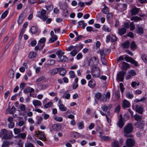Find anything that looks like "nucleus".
I'll use <instances>...</instances> for the list:
<instances>
[{
    "instance_id": "nucleus-1",
    "label": "nucleus",
    "mask_w": 147,
    "mask_h": 147,
    "mask_svg": "<svg viewBox=\"0 0 147 147\" xmlns=\"http://www.w3.org/2000/svg\"><path fill=\"white\" fill-rule=\"evenodd\" d=\"M133 127L132 124L129 123L126 125L123 128L124 137L127 138H132L133 136L131 133L132 132Z\"/></svg>"
},
{
    "instance_id": "nucleus-2",
    "label": "nucleus",
    "mask_w": 147,
    "mask_h": 147,
    "mask_svg": "<svg viewBox=\"0 0 147 147\" xmlns=\"http://www.w3.org/2000/svg\"><path fill=\"white\" fill-rule=\"evenodd\" d=\"M0 134L3 136V138L5 139H9L12 137V132L11 131H7L6 129H2L0 132Z\"/></svg>"
},
{
    "instance_id": "nucleus-3",
    "label": "nucleus",
    "mask_w": 147,
    "mask_h": 147,
    "mask_svg": "<svg viewBox=\"0 0 147 147\" xmlns=\"http://www.w3.org/2000/svg\"><path fill=\"white\" fill-rule=\"evenodd\" d=\"M46 11L44 9H42L41 11L37 12L36 16L42 19L43 21H45L48 18V16L46 15Z\"/></svg>"
},
{
    "instance_id": "nucleus-4",
    "label": "nucleus",
    "mask_w": 147,
    "mask_h": 147,
    "mask_svg": "<svg viewBox=\"0 0 147 147\" xmlns=\"http://www.w3.org/2000/svg\"><path fill=\"white\" fill-rule=\"evenodd\" d=\"M100 74V71L98 67H95L93 68L92 70V74L93 77L96 78L99 76Z\"/></svg>"
},
{
    "instance_id": "nucleus-5",
    "label": "nucleus",
    "mask_w": 147,
    "mask_h": 147,
    "mask_svg": "<svg viewBox=\"0 0 147 147\" xmlns=\"http://www.w3.org/2000/svg\"><path fill=\"white\" fill-rule=\"evenodd\" d=\"M126 72L124 71H121L119 72L117 74V80L118 82L122 81L123 79V77Z\"/></svg>"
},
{
    "instance_id": "nucleus-6",
    "label": "nucleus",
    "mask_w": 147,
    "mask_h": 147,
    "mask_svg": "<svg viewBox=\"0 0 147 147\" xmlns=\"http://www.w3.org/2000/svg\"><path fill=\"white\" fill-rule=\"evenodd\" d=\"M99 60L98 58L96 57H93L90 60L89 65L91 66L95 65L98 63Z\"/></svg>"
},
{
    "instance_id": "nucleus-7",
    "label": "nucleus",
    "mask_w": 147,
    "mask_h": 147,
    "mask_svg": "<svg viewBox=\"0 0 147 147\" xmlns=\"http://www.w3.org/2000/svg\"><path fill=\"white\" fill-rule=\"evenodd\" d=\"M126 143L128 147H132L134 146L135 141L133 138H130L127 139Z\"/></svg>"
},
{
    "instance_id": "nucleus-8",
    "label": "nucleus",
    "mask_w": 147,
    "mask_h": 147,
    "mask_svg": "<svg viewBox=\"0 0 147 147\" xmlns=\"http://www.w3.org/2000/svg\"><path fill=\"white\" fill-rule=\"evenodd\" d=\"M136 32L137 34L142 35L144 33L143 28L142 26H136Z\"/></svg>"
},
{
    "instance_id": "nucleus-9",
    "label": "nucleus",
    "mask_w": 147,
    "mask_h": 147,
    "mask_svg": "<svg viewBox=\"0 0 147 147\" xmlns=\"http://www.w3.org/2000/svg\"><path fill=\"white\" fill-rule=\"evenodd\" d=\"M45 45V44L38 43L35 48V50L36 51L38 50L41 51Z\"/></svg>"
},
{
    "instance_id": "nucleus-10",
    "label": "nucleus",
    "mask_w": 147,
    "mask_h": 147,
    "mask_svg": "<svg viewBox=\"0 0 147 147\" xmlns=\"http://www.w3.org/2000/svg\"><path fill=\"white\" fill-rule=\"evenodd\" d=\"M140 11V8H137L136 7H134L130 10L131 15L133 16L137 15Z\"/></svg>"
},
{
    "instance_id": "nucleus-11",
    "label": "nucleus",
    "mask_w": 147,
    "mask_h": 147,
    "mask_svg": "<svg viewBox=\"0 0 147 147\" xmlns=\"http://www.w3.org/2000/svg\"><path fill=\"white\" fill-rule=\"evenodd\" d=\"M117 124L119 127L121 128H122L124 125V123L122 117L121 115H120V118L119 119L118 122Z\"/></svg>"
},
{
    "instance_id": "nucleus-12",
    "label": "nucleus",
    "mask_w": 147,
    "mask_h": 147,
    "mask_svg": "<svg viewBox=\"0 0 147 147\" xmlns=\"http://www.w3.org/2000/svg\"><path fill=\"white\" fill-rule=\"evenodd\" d=\"M112 107L111 105L110 104L108 106L106 105H104L102 106L101 108L104 111L107 112L108 110H109Z\"/></svg>"
},
{
    "instance_id": "nucleus-13",
    "label": "nucleus",
    "mask_w": 147,
    "mask_h": 147,
    "mask_svg": "<svg viewBox=\"0 0 147 147\" xmlns=\"http://www.w3.org/2000/svg\"><path fill=\"white\" fill-rule=\"evenodd\" d=\"M60 69V68H58L51 69L50 70L49 73L51 76L54 75L58 72Z\"/></svg>"
},
{
    "instance_id": "nucleus-14",
    "label": "nucleus",
    "mask_w": 147,
    "mask_h": 147,
    "mask_svg": "<svg viewBox=\"0 0 147 147\" xmlns=\"http://www.w3.org/2000/svg\"><path fill=\"white\" fill-rule=\"evenodd\" d=\"M136 110L137 112L140 114H142L143 112V108L142 106L137 105L136 106Z\"/></svg>"
},
{
    "instance_id": "nucleus-15",
    "label": "nucleus",
    "mask_w": 147,
    "mask_h": 147,
    "mask_svg": "<svg viewBox=\"0 0 147 147\" xmlns=\"http://www.w3.org/2000/svg\"><path fill=\"white\" fill-rule=\"evenodd\" d=\"M96 85V83L95 81L92 79L88 82V86L91 88H94Z\"/></svg>"
},
{
    "instance_id": "nucleus-16",
    "label": "nucleus",
    "mask_w": 147,
    "mask_h": 147,
    "mask_svg": "<svg viewBox=\"0 0 147 147\" xmlns=\"http://www.w3.org/2000/svg\"><path fill=\"white\" fill-rule=\"evenodd\" d=\"M126 32V28H121L119 29L118 33L120 35H122L125 34Z\"/></svg>"
},
{
    "instance_id": "nucleus-17",
    "label": "nucleus",
    "mask_w": 147,
    "mask_h": 147,
    "mask_svg": "<svg viewBox=\"0 0 147 147\" xmlns=\"http://www.w3.org/2000/svg\"><path fill=\"white\" fill-rule=\"evenodd\" d=\"M32 103L35 108H36L37 106H41L42 105L41 102L38 100H33L32 101Z\"/></svg>"
},
{
    "instance_id": "nucleus-18",
    "label": "nucleus",
    "mask_w": 147,
    "mask_h": 147,
    "mask_svg": "<svg viewBox=\"0 0 147 147\" xmlns=\"http://www.w3.org/2000/svg\"><path fill=\"white\" fill-rule=\"evenodd\" d=\"M14 75V71L12 69H10L8 71V77L10 78H13Z\"/></svg>"
},
{
    "instance_id": "nucleus-19",
    "label": "nucleus",
    "mask_w": 147,
    "mask_h": 147,
    "mask_svg": "<svg viewBox=\"0 0 147 147\" xmlns=\"http://www.w3.org/2000/svg\"><path fill=\"white\" fill-rule=\"evenodd\" d=\"M35 135L36 136H38L39 135H40L41 136L42 140H43L44 141H45L46 140V138L43 132L38 131V132L39 133L38 134L36 133V131H35Z\"/></svg>"
},
{
    "instance_id": "nucleus-20",
    "label": "nucleus",
    "mask_w": 147,
    "mask_h": 147,
    "mask_svg": "<svg viewBox=\"0 0 147 147\" xmlns=\"http://www.w3.org/2000/svg\"><path fill=\"white\" fill-rule=\"evenodd\" d=\"M58 58L59 59L60 61L61 62H66L68 60L67 57L63 55L59 57Z\"/></svg>"
},
{
    "instance_id": "nucleus-21",
    "label": "nucleus",
    "mask_w": 147,
    "mask_h": 147,
    "mask_svg": "<svg viewBox=\"0 0 147 147\" xmlns=\"http://www.w3.org/2000/svg\"><path fill=\"white\" fill-rule=\"evenodd\" d=\"M113 15L111 13H108L107 15V20L108 22H110L113 18Z\"/></svg>"
},
{
    "instance_id": "nucleus-22",
    "label": "nucleus",
    "mask_w": 147,
    "mask_h": 147,
    "mask_svg": "<svg viewBox=\"0 0 147 147\" xmlns=\"http://www.w3.org/2000/svg\"><path fill=\"white\" fill-rule=\"evenodd\" d=\"M123 105L124 107H129L130 106V103L127 100H124L123 102Z\"/></svg>"
},
{
    "instance_id": "nucleus-23",
    "label": "nucleus",
    "mask_w": 147,
    "mask_h": 147,
    "mask_svg": "<svg viewBox=\"0 0 147 147\" xmlns=\"http://www.w3.org/2000/svg\"><path fill=\"white\" fill-rule=\"evenodd\" d=\"M104 8L102 10V12L104 14H107V12H109L108 8L105 4H104Z\"/></svg>"
},
{
    "instance_id": "nucleus-24",
    "label": "nucleus",
    "mask_w": 147,
    "mask_h": 147,
    "mask_svg": "<svg viewBox=\"0 0 147 147\" xmlns=\"http://www.w3.org/2000/svg\"><path fill=\"white\" fill-rule=\"evenodd\" d=\"M135 125L137 127L140 129H142L143 127L144 124L141 122H138L136 123Z\"/></svg>"
},
{
    "instance_id": "nucleus-25",
    "label": "nucleus",
    "mask_w": 147,
    "mask_h": 147,
    "mask_svg": "<svg viewBox=\"0 0 147 147\" xmlns=\"http://www.w3.org/2000/svg\"><path fill=\"white\" fill-rule=\"evenodd\" d=\"M112 147H119L118 141L116 140H114L112 143Z\"/></svg>"
},
{
    "instance_id": "nucleus-26",
    "label": "nucleus",
    "mask_w": 147,
    "mask_h": 147,
    "mask_svg": "<svg viewBox=\"0 0 147 147\" xmlns=\"http://www.w3.org/2000/svg\"><path fill=\"white\" fill-rule=\"evenodd\" d=\"M52 128L54 130L58 131L60 129V126L58 124H54L53 125Z\"/></svg>"
},
{
    "instance_id": "nucleus-27",
    "label": "nucleus",
    "mask_w": 147,
    "mask_h": 147,
    "mask_svg": "<svg viewBox=\"0 0 147 147\" xmlns=\"http://www.w3.org/2000/svg\"><path fill=\"white\" fill-rule=\"evenodd\" d=\"M36 55V53L35 52H30L29 55V57L30 58H32L35 57Z\"/></svg>"
},
{
    "instance_id": "nucleus-28",
    "label": "nucleus",
    "mask_w": 147,
    "mask_h": 147,
    "mask_svg": "<svg viewBox=\"0 0 147 147\" xmlns=\"http://www.w3.org/2000/svg\"><path fill=\"white\" fill-rule=\"evenodd\" d=\"M130 48L131 50H134L136 48V45L134 41L132 42L130 45Z\"/></svg>"
},
{
    "instance_id": "nucleus-29",
    "label": "nucleus",
    "mask_w": 147,
    "mask_h": 147,
    "mask_svg": "<svg viewBox=\"0 0 147 147\" xmlns=\"http://www.w3.org/2000/svg\"><path fill=\"white\" fill-rule=\"evenodd\" d=\"M59 108L60 110L62 111H64L66 110L67 108L65 107L62 104H60L59 105Z\"/></svg>"
},
{
    "instance_id": "nucleus-30",
    "label": "nucleus",
    "mask_w": 147,
    "mask_h": 147,
    "mask_svg": "<svg viewBox=\"0 0 147 147\" xmlns=\"http://www.w3.org/2000/svg\"><path fill=\"white\" fill-rule=\"evenodd\" d=\"M71 134L72 137L75 138H77L80 136V134L77 132H72Z\"/></svg>"
},
{
    "instance_id": "nucleus-31",
    "label": "nucleus",
    "mask_w": 147,
    "mask_h": 147,
    "mask_svg": "<svg viewBox=\"0 0 147 147\" xmlns=\"http://www.w3.org/2000/svg\"><path fill=\"white\" fill-rule=\"evenodd\" d=\"M38 30V29L37 27L32 26L31 28V32L33 34L36 33Z\"/></svg>"
},
{
    "instance_id": "nucleus-32",
    "label": "nucleus",
    "mask_w": 147,
    "mask_h": 147,
    "mask_svg": "<svg viewBox=\"0 0 147 147\" xmlns=\"http://www.w3.org/2000/svg\"><path fill=\"white\" fill-rule=\"evenodd\" d=\"M60 69V72H59V74L60 75L62 76H64L66 73V71L63 68H59Z\"/></svg>"
},
{
    "instance_id": "nucleus-33",
    "label": "nucleus",
    "mask_w": 147,
    "mask_h": 147,
    "mask_svg": "<svg viewBox=\"0 0 147 147\" xmlns=\"http://www.w3.org/2000/svg\"><path fill=\"white\" fill-rule=\"evenodd\" d=\"M129 41L127 40L122 44V45L124 48H128L129 47Z\"/></svg>"
},
{
    "instance_id": "nucleus-34",
    "label": "nucleus",
    "mask_w": 147,
    "mask_h": 147,
    "mask_svg": "<svg viewBox=\"0 0 147 147\" xmlns=\"http://www.w3.org/2000/svg\"><path fill=\"white\" fill-rule=\"evenodd\" d=\"M51 37L52 38L50 39L49 40L50 42H53L57 40V37L56 35H55L54 36Z\"/></svg>"
},
{
    "instance_id": "nucleus-35",
    "label": "nucleus",
    "mask_w": 147,
    "mask_h": 147,
    "mask_svg": "<svg viewBox=\"0 0 147 147\" xmlns=\"http://www.w3.org/2000/svg\"><path fill=\"white\" fill-rule=\"evenodd\" d=\"M26 134L25 133H20L18 134L19 137V139L22 138L23 139H25L26 136Z\"/></svg>"
},
{
    "instance_id": "nucleus-36",
    "label": "nucleus",
    "mask_w": 147,
    "mask_h": 147,
    "mask_svg": "<svg viewBox=\"0 0 147 147\" xmlns=\"http://www.w3.org/2000/svg\"><path fill=\"white\" fill-rule=\"evenodd\" d=\"M54 119L56 121L61 122L63 120V118L61 117H58L56 115H54Z\"/></svg>"
},
{
    "instance_id": "nucleus-37",
    "label": "nucleus",
    "mask_w": 147,
    "mask_h": 147,
    "mask_svg": "<svg viewBox=\"0 0 147 147\" xmlns=\"http://www.w3.org/2000/svg\"><path fill=\"white\" fill-rule=\"evenodd\" d=\"M122 67L123 68V69L127 68L129 67V64L125 62H122Z\"/></svg>"
},
{
    "instance_id": "nucleus-38",
    "label": "nucleus",
    "mask_w": 147,
    "mask_h": 147,
    "mask_svg": "<svg viewBox=\"0 0 147 147\" xmlns=\"http://www.w3.org/2000/svg\"><path fill=\"white\" fill-rule=\"evenodd\" d=\"M126 95L127 97L130 99H131L134 97L133 94L129 92H127Z\"/></svg>"
},
{
    "instance_id": "nucleus-39",
    "label": "nucleus",
    "mask_w": 147,
    "mask_h": 147,
    "mask_svg": "<svg viewBox=\"0 0 147 147\" xmlns=\"http://www.w3.org/2000/svg\"><path fill=\"white\" fill-rule=\"evenodd\" d=\"M19 46L18 44L15 45L14 48L13 53L16 54L18 51L19 49Z\"/></svg>"
},
{
    "instance_id": "nucleus-40",
    "label": "nucleus",
    "mask_w": 147,
    "mask_h": 147,
    "mask_svg": "<svg viewBox=\"0 0 147 147\" xmlns=\"http://www.w3.org/2000/svg\"><path fill=\"white\" fill-rule=\"evenodd\" d=\"M131 20H134L135 22H137L139 20H141L142 19L140 18L136 17H132L131 18Z\"/></svg>"
},
{
    "instance_id": "nucleus-41",
    "label": "nucleus",
    "mask_w": 147,
    "mask_h": 147,
    "mask_svg": "<svg viewBox=\"0 0 147 147\" xmlns=\"http://www.w3.org/2000/svg\"><path fill=\"white\" fill-rule=\"evenodd\" d=\"M134 119L137 121H140L142 119V117L140 115L136 114L134 116Z\"/></svg>"
},
{
    "instance_id": "nucleus-42",
    "label": "nucleus",
    "mask_w": 147,
    "mask_h": 147,
    "mask_svg": "<svg viewBox=\"0 0 147 147\" xmlns=\"http://www.w3.org/2000/svg\"><path fill=\"white\" fill-rule=\"evenodd\" d=\"M48 64L50 65H53L55 64L56 61L55 60L49 59L48 61Z\"/></svg>"
},
{
    "instance_id": "nucleus-43",
    "label": "nucleus",
    "mask_w": 147,
    "mask_h": 147,
    "mask_svg": "<svg viewBox=\"0 0 147 147\" xmlns=\"http://www.w3.org/2000/svg\"><path fill=\"white\" fill-rule=\"evenodd\" d=\"M9 143L8 142L6 141H4L2 145V147H8Z\"/></svg>"
},
{
    "instance_id": "nucleus-44",
    "label": "nucleus",
    "mask_w": 147,
    "mask_h": 147,
    "mask_svg": "<svg viewBox=\"0 0 147 147\" xmlns=\"http://www.w3.org/2000/svg\"><path fill=\"white\" fill-rule=\"evenodd\" d=\"M100 54L101 57L105 56L107 55V53L105 52L104 49H102L100 51Z\"/></svg>"
},
{
    "instance_id": "nucleus-45",
    "label": "nucleus",
    "mask_w": 147,
    "mask_h": 147,
    "mask_svg": "<svg viewBox=\"0 0 147 147\" xmlns=\"http://www.w3.org/2000/svg\"><path fill=\"white\" fill-rule=\"evenodd\" d=\"M56 54L58 56V58L60 56L64 54V53L61 50H59L56 52Z\"/></svg>"
},
{
    "instance_id": "nucleus-46",
    "label": "nucleus",
    "mask_w": 147,
    "mask_h": 147,
    "mask_svg": "<svg viewBox=\"0 0 147 147\" xmlns=\"http://www.w3.org/2000/svg\"><path fill=\"white\" fill-rule=\"evenodd\" d=\"M142 60L145 62H147V55L143 54L142 55Z\"/></svg>"
},
{
    "instance_id": "nucleus-47",
    "label": "nucleus",
    "mask_w": 147,
    "mask_h": 147,
    "mask_svg": "<svg viewBox=\"0 0 147 147\" xmlns=\"http://www.w3.org/2000/svg\"><path fill=\"white\" fill-rule=\"evenodd\" d=\"M110 138L108 136H102L101 138L102 140L105 141H108L110 140Z\"/></svg>"
},
{
    "instance_id": "nucleus-48",
    "label": "nucleus",
    "mask_w": 147,
    "mask_h": 147,
    "mask_svg": "<svg viewBox=\"0 0 147 147\" xmlns=\"http://www.w3.org/2000/svg\"><path fill=\"white\" fill-rule=\"evenodd\" d=\"M102 29L104 31H107L109 32H110L111 30L109 28L107 27V26L105 25H103L102 28Z\"/></svg>"
},
{
    "instance_id": "nucleus-49",
    "label": "nucleus",
    "mask_w": 147,
    "mask_h": 147,
    "mask_svg": "<svg viewBox=\"0 0 147 147\" xmlns=\"http://www.w3.org/2000/svg\"><path fill=\"white\" fill-rule=\"evenodd\" d=\"M77 46H70L69 47H68L67 48V50L68 51H71L72 50L75 49H76L77 47Z\"/></svg>"
},
{
    "instance_id": "nucleus-50",
    "label": "nucleus",
    "mask_w": 147,
    "mask_h": 147,
    "mask_svg": "<svg viewBox=\"0 0 147 147\" xmlns=\"http://www.w3.org/2000/svg\"><path fill=\"white\" fill-rule=\"evenodd\" d=\"M124 59L127 62H131L132 58L131 57H129L128 55H127L125 57Z\"/></svg>"
},
{
    "instance_id": "nucleus-51",
    "label": "nucleus",
    "mask_w": 147,
    "mask_h": 147,
    "mask_svg": "<svg viewBox=\"0 0 147 147\" xmlns=\"http://www.w3.org/2000/svg\"><path fill=\"white\" fill-rule=\"evenodd\" d=\"M101 60L103 64L106 65L107 61L105 58V56L101 57Z\"/></svg>"
},
{
    "instance_id": "nucleus-52",
    "label": "nucleus",
    "mask_w": 147,
    "mask_h": 147,
    "mask_svg": "<svg viewBox=\"0 0 147 147\" xmlns=\"http://www.w3.org/2000/svg\"><path fill=\"white\" fill-rule=\"evenodd\" d=\"M8 13V11L7 10L5 11L2 15L1 18L4 19L7 16Z\"/></svg>"
},
{
    "instance_id": "nucleus-53",
    "label": "nucleus",
    "mask_w": 147,
    "mask_h": 147,
    "mask_svg": "<svg viewBox=\"0 0 147 147\" xmlns=\"http://www.w3.org/2000/svg\"><path fill=\"white\" fill-rule=\"evenodd\" d=\"M69 75H70V77L71 78H74L75 77V73L74 71H70L69 72Z\"/></svg>"
},
{
    "instance_id": "nucleus-54",
    "label": "nucleus",
    "mask_w": 147,
    "mask_h": 147,
    "mask_svg": "<svg viewBox=\"0 0 147 147\" xmlns=\"http://www.w3.org/2000/svg\"><path fill=\"white\" fill-rule=\"evenodd\" d=\"M52 104V102H50L44 105V107L45 108L47 109L50 107Z\"/></svg>"
},
{
    "instance_id": "nucleus-55",
    "label": "nucleus",
    "mask_w": 147,
    "mask_h": 147,
    "mask_svg": "<svg viewBox=\"0 0 147 147\" xmlns=\"http://www.w3.org/2000/svg\"><path fill=\"white\" fill-rule=\"evenodd\" d=\"M128 73L131 76H132L136 75V73L134 70H131L128 71Z\"/></svg>"
},
{
    "instance_id": "nucleus-56",
    "label": "nucleus",
    "mask_w": 147,
    "mask_h": 147,
    "mask_svg": "<svg viewBox=\"0 0 147 147\" xmlns=\"http://www.w3.org/2000/svg\"><path fill=\"white\" fill-rule=\"evenodd\" d=\"M77 48L75 49H73V51H72L70 53V54L71 55V56L73 57H74L76 55L77 53V51L76 50Z\"/></svg>"
},
{
    "instance_id": "nucleus-57",
    "label": "nucleus",
    "mask_w": 147,
    "mask_h": 147,
    "mask_svg": "<svg viewBox=\"0 0 147 147\" xmlns=\"http://www.w3.org/2000/svg\"><path fill=\"white\" fill-rule=\"evenodd\" d=\"M46 7L47 10L49 12L52 10L53 8V6L50 5H48V6H46Z\"/></svg>"
},
{
    "instance_id": "nucleus-58",
    "label": "nucleus",
    "mask_w": 147,
    "mask_h": 147,
    "mask_svg": "<svg viewBox=\"0 0 147 147\" xmlns=\"http://www.w3.org/2000/svg\"><path fill=\"white\" fill-rule=\"evenodd\" d=\"M117 38L115 35H112L111 38V42H115L117 40Z\"/></svg>"
},
{
    "instance_id": "nucleus-59",
    "label": "nucleus",
    "mask_w": 147,
    "mask_h": 147,
    "mask_svg": "<svg viewBox=\"0 0 147 147\" xmlns=\"http://www.w3.org/2000/svg\"><path fill=\"white\" fill-rule=\"evenodd\" d=\"M130 30H134L135 28V26L133 22H131L130 25Z\"/></svg>"
},
{
    "instance_id": "nucleus-60",
    "label": "nucleus",
    "mask_w": 147,
    "mask_h": 147,
    "mask_svg": "<svg viewBox=\"0 0 147 147\" xmlns=\"http://www.w3.org/2000/svg\"><path fill=\"white\" fill-rule=\"evenodd\" d=\"M15 110H16V108L14 107V106H13L11 107V108L10 110V113L11 114H13L15 112Z\"/></svg>"
},
{
    "instance_id": "nucleus-61",
    "label": "nucleus",
    "mask_w": 147,
    "mask_h": 147,
    "mask_svg": "<svg viewBox=\"0 0 147 147\" xmlns=\"http://www.w3.org/2000/svg\"><path fill=\"white\" fill-rule=\"evenodd\" d=\"M78 128L80 129H82L84 127V125L83 123L82 122L79 123L78 124Z\"/></svg>"
},
{
    "instance_id": "nucleus-62",
    "label": "nucleus",
    "mask_w": 147,
    "mask_h": 147,
    "mask_svg": "<svg viewBox=\"0 0 147 147\" xmlns=\"http://www.w3.org/2000/svg\"><path fill=\"white\" fill-rule=\"evenodd\" d=\"M127 5L126 4H122L121 7V8L122 10L123 11L125 10L127 8Z\"/></svg>"
},
{
    "instance_id": "nucleus-63",
    "label": "nucleus",
    "mask_w": 147,
    "mask_h": 147,
    "mask_svg": "<svg viewBox=\"0 0 147 147\" xmlns=\"http://www.w3.org/2000/svg\"><path fill=\"white\" fill-rule=\"evenodd\" d=\"M120 109V107L119 105L117 106L115 109V112L118 113Z\"/></svg>"
},
{
    "instance_id": "nucleus-64",
    "label": "nucleus",
    "mask_w": 147,
    "mask_h": 147,
    "mask_svg": "<svg viewBox=\"0 0 147 147\" xmlns=\"http://www.w3.org/2000/svg\"><path fill=\"white\" fill-rule=\"evenodd\" d=\"M25 147H34V145L31 143H27L25 144Z\"/></svg>"
}]
</instances>
